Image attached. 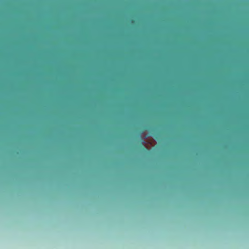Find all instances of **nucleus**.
<instances>
[{
    "label": "nucleus",
    "mask_w": 249,
    "mask_h": 249,
    "mask_svg": "<svg viewBox=\"0 0 249 249\" xmlns=\"http://www.w3.org/2000/svg\"><path fill=\"white\" fill-rule=\"evenodd\" d=\"M133 22H134V20H132V23H133Z\"/></svg>",
    "instance_id": "1"
}]
</instances>
